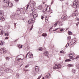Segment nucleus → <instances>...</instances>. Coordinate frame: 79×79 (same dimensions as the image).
I'll use <instances>...</instances> for the list:
<instances>
[{
    "instance_id": "f257e3e1",
    "label": "nucleus",
    "mask_w": 79,
    "mask_h": 79,
    "mask_svg": "<svg viewBox=\"0 0 79 79\" xmlns=\"http://www.w3.org/2000/svg\"><path fill=\"white\" fill-rule=\"evenodd\" d=\"M30 5L29 4H28L26 10H27L28 8H29V9H31V8H34V7L35 6V2H32V3L30 5V7H29Z\"/></svg>"
},
{
    "instance_id": "f03ea898",
    "label": "nucleus",
    "mask_w": 79,
    "mask_h": 79,
    "mask_svg": "<svg viewBox=\"0 0 79 79\" xmlns=\"http://www.w3.org/2000/svg\"><path fill=\"white\" fill-rule=\"evenodd\" d=\"M6 6L7 7L10 8L13 6V3L11 2H7L6 3Z\"/></svg>"
},
{
    "instance_id": "7ed1b4c3",
    "label": "nucleus",
    "mask_w": 79,
    "mask_h": 79,
    "mask_svg": "<svg viewBox=\"0 0 79 79\" xmlns=\"http://www.w3.org/2000/svg\"><path fill=\"white\" fill-rule=\"evenodd\" d=\"M23 55H19L18 56H17V57H18L19 56V58H19L18 59H17V58H16V60H17V61H20V60H23V59H22V58H23Z\"/></svg>"
},
{
    "instance_id": "20e7f679",
    "label": "nucleus",
    "mask_w": 79,
    "mask_h": 79,
    "mask_svg": "<svg viewBox=\"0 0 79 79\" xmlns=\"http://www.w3.org/2000/svg\"><path fill=\"white\" fill-rule=\"evenodd\" d=\"M77 0H75V1L73 2V6L74 8H76L77 6Z\"/></svg>"
},
{
    "instance_id": "39448f33",
    "label": "nucleus",
    "mask_w": 79,
    "mask_h": 79,
    "mask_svg": "<svg viewBox=\"0 0 79 79\" xmlns=\"http://www.w3.org/2000/svg\"><path fill=\"white\" fill-rule=\"evenodd\" d=\"M35 20V19L34 18H31L30 19L28 22V23L29 24H32L33 23V21Z\"/></svg>"
},
{
    "instance_id": "423d86ee",
    "label": "nucleus",
    "mask_w": 79,
    "mask_h": 79,
    "mask_svg": "<svg viewBox=\"0 0 79 79\" xmlns=\"http://www.w3.org/2000/svg\"><path fill=\"white\" fill-rule=\"evenodd\" d=\"M6 52V50L4 48H2L0 50V53L1 54H3Z\"/></svg>"
},
{
    "instance_id": "0eeeda50",
    "label": "nucleus",
    "mask_w": 79,
    "mask_h": 79,
    "mask_svg": "<svg viewBox=\"0 0 79 79\" xmlns=\"http://www.w3.org/2000/svg\"><path fill=\"white\" fill-rule=\"evenodd\" d=\"M67 15H63L62 16L61 19H62V21H65L66 19H67Z\"/></svg>"
},
{
    "instance_id": "6e6552de",
    "label": "nucleus",
    "mask_w": 79,
    "mask_h": 79,
    "mask_svg": "<svg viewBox=\"0 0 79 79\" xmlns=\"http://www.w3.org/2000/svg\"><path fill=\"white\" fill-rule=\"evenodd\" d=\"M45 8L46 9L47 11H50V7L49 6H48L47 5L45 6Z\"/></svg>"
},
{
    "instance_id": "1a4fd4ad",
    "label": "nucleus",
    "mask_w": 79,
    "mask_h": 79,
    "mask_svg": "<svg viewBox=\"0 0 79 79\" xmlns=\"http://www.w3.org/2000/svg\"><path fill=\"white\" fill-rule=\"evenodd\" d=\"M44 55L47 56L48 55V52L47 51H44Z\"/></svg>"
},
{
    "instance_id": "9d476101",
    "label": "nucleus",
    "mask_w": 79,
    "mask_h": 79,
    "mask_svg": "<svg viewBox=\"0 0 79 79\" xmlns=\"http://www.w3.org/2000/svg\"><path fill=\"white\" fill-rule=\"evenodd\" d=\"M56 66H57L56 67V69H59L60 68H61V65L60 64H59L57 65L56 64H55Z\"/></svg>"
},
{
    "instance_id": "9b49d317",
    "label": "nucleus",
    "mask_w": 79,
    "mask_h": 79,
    "mask_svg": "<svg viewBox=\"0 0 79 79\" xmlns=\"http://www.w3.org/2000/svg\"><path fill=\"white\" fill-rule=\"evenodd\" d=\"M3 11L0 10V16H3Z\"/></svg>"
},
{
    "instance_id": "f8f14e48",
    "label": "nucleus",
    "mask_w": 79,
    "mask_h": 79,
    "mask_svg": "<svg viewBox=\"0 0 79 79\" xmlns=\"http://www.w3.org/2000/svg\"><path fill=\"white\" fill-rule=\"evenodd\" d=\"M1 16V17H0V20L2 21H5V18L3 17V16Z\"/></svg>"
},
{
    "instance_id": "ddd939ff",
    "label": "nucleus",
    "mask_w": 79,
    "mask_h": 79,
    "mask_svg": "<svg viewBox=\"0 0 79 79\" xmlns=\"http://www.w3.org/2000/svg\"><path fill=\"white\" fill-rule=\"evenodd\" d=\"M69 57H70V59H71V58H72V60H74V58H73V55L72 54H70L69 55Z\"/></svg>"
},
{
    "instance_id": "4468645a",
    "label": "nucleus",
    "mask_w": 79,
    "mask_h": 79,
    "mask_svg": "<svg viewBox=\"0 0 79 79\" xmlns=\"http://www.w3.org/2000/svg\"><path fill=\"white\" fill-rule=\"evenodd\" d=\"M10 69H7L6 70H5V72L6 73H10Z\"/></svg>"
},
{
    "instance_id": "2eb2a0df",
    "label": "nucleus",
    "mask_w": 79,
    "mask_h": 79,
    "mask_svg": "<svg viewBox=\"0 0 79 79\" xmlns=\"http://www.w3.org/2000/svg\"><path fill=\"white\" fill-rule=\"evenodd\" d=\"M35 71L37 72L39 71V67L37 66H36L35 68Z\"/></svg>"
},
{
    "instance_id": "dca6fc26",
    "label": "nucleus",
    "mask_w": 79,
    "mask_h": 79,
    "mask_svg": "<svg viewBox=\"0 0 79 79\" xmlns=\"http://www.w3.org/2000/svg\"><path fill=\"white\" fill-rule=\"evenodd\" d=\"M38 9L40 10H42V6H39L38 7Z\"/></svg>"
},
{
    "instance_id": "f3484780",
    "label": "nucleus",
    "mask_w": 79,
    "mask_h": 79,
    "mask_svg": "<svg viewBox=\"0 0 79 79\" xmlns=\"http://www.w3.org/2000/svg\"><path fill=\"white\" fill-rule=\"evenodd\" d=\"M38 16V15L37 14H35L33 15V18H34L35 19V18H37Z\"/></svg>"
},
{
    "instance_id": "a211bd4d",
    "label": "nucleus",
    "mask_w": 79,
    "mask_h": 79,
    "mask_svg": "<svg viewBox=\"0 0 79 79\" xmlns=\"http://www.w3.org/2000/svg\"><path fill=\"white\" fill-rule=\"evenodd\" d=\"M22 10L23 11V15H24L25 14V13H26V10H25V8H23L22 9Z\"/></svg>"
},
{
    "instance_id": "6ab92c4d",
    "label": "nucleus",
    "mask_w": 79,
    "mask_h": 79,
    "mask_svg": "<svg viewBox=\"0 0 79 79\" xmlns=\"http://www.w3.org/2000/svg\"><path fill=\"white\" fill-rule=\"evenodd\" d=\"M50 77V73H48L47 75L45 77V78L47 79V78H48Z\"/></svg>"
},
{
    "instance_id": "aec40b11",
    "label": "nucleus",
    "mask_w": 79,
    "mask_h": 79,
    "mask_svg": "<svg viewBox=\"0 0 79 79\" xmlns=\"http://www.w3.org/2000/svg\"><path fill=\"white\" fill-rule=\"evenodd\" d=\"M10 0H4V3H7V2H10Z\"/></svg>"
},
{
    "instance_id": "412c9836",
    "label": "nucleus",
    "mask_w": 79,
    "mask_h": 79,
    "mask_svg": "<svg viewBox=\"0 0 79 79\" xmlns=\"http://www.w3.org/2000/svg\"><path fill=\"white\" fill-rule=\"evenodd\" d=\"M45 22H47V21H48V18H47V16H45Z\"/></svg>"
},
{
    "instance_id": "4be33fe9",
    "label": "nucleus",
    "mask_w": 79,
    "mask_h": 79,
    "mask_svg": "<svg viewBox=\"0 0 79 79\" xmlns=\"http://www.w3.org/2000/svg\"><path fill=\"white\" fill-rule=\"evenodd\" d=\"M44 17H45V15H42L41 17V19H42V20L43 19Z\"/></svg>"
},
{
    "instance_id": "5701e85b",
    "label": "nucleus",
    "mask_w": 79,
    "mask_h": 79,
    "mask_svg": "<svg viewBox=\"0 0 79 79\" xmlns=\"http://www.w3.org/2000/svg\"><path fill=\"white\" fill-rule=\"evenodd\" d=\"M68 34H69V35H72V34H73V33H72V32H71V31H69L68 32Z\"/></svg>"
},
{
    "instance_id": "b1692460",
    "label": "nucleus",
    "mask_w": 79,
    "mask_h": 79,
    "mask_svg": "<svg viewBox=\"0 0 79 79\" xmlns=\"http://www.w3.org/2000/svg\"><path fill=\"white\" fill-rule=\"evenodd\" d=\"M76 39H75L74 40H73L72 41L73 42V44H74V43L76 42Z\"/></svg>"
},
{
    "instance_id": "393cba45",
    "label": "nucleus",
    "mask_w": 79,
    "mask_h": 79,
    "mask_svg": "<svg viewBox=\"0 0 79 79\" xmlns=\"http://www.w3.org/2000/svg\"><path fill=\"white\" fill-rule=\"evenodd\" d=\"M23 47V45H21V44H19L18 46V47L19 48H22V47Z\"/></svg>"
},
{
    "instance_id": "a878e982",
    "label": "nucleus",
    "mask_w": 79,
    "mask_h": 79,
    "mask_svg": "<svg viewBox=\"0 0 79 79\" xmlns=\"http://www.w3.org/2000/svg\"><path fill=\"white\" fill-rule=\"evenodd\" d=\"M31 11H33V12L34 13V11H35V9H34V8L32 9H31Z\"/></svg>"
},
{
    "instance_id": "bb28decb",
    "label": "nucleus",
    "mask_w": 79,
    "mask_h": 79,
    "mask_svg": "<svg viewBox=\"0 0 79 79\" xmlns=\"http://www.w3.org/2000/svg\"><path fill=\"white\" fill-rule=\"evenodd\" d=\"M0 45H3V42L1 41H0Z\"/></svg>"
},
{
    "instance_id": "cd10ccee",
    "label": "nucleus",
    "mask_w": 79,
    "mask_h": 79,
    "mask_svg": "<svg viewBox=\"0 0 79 79\" xmlns=\"http://www.w3.org/2000/svg\"><path fill=\"white\" fill-rule=\"evenodd\" d=\"M6 60H7L8 61H9L10 60V57H6Z\"/></svg>"
},
{
    "instance_id": "c85d7f7f",
    "label": "nucleus",
    "mask_w": 79,
    "mask_h": 79,
    "mask_svg": "<svg viewBox=\"0 0 79 79\" xmlns=\"http://www.w3.org/2000/svg\"><path fill=\"white\" fill-rule=\"evenodd\" d=\"M16 76H17V77L18 78L19 77V76H20V75H19V73H17Z\"/></svg>"
},
{
    "instance_id": "c756f323",
    "label": "nucleus",
    "mask_w": 79,
    "mask_h": 79,
    "mask_svg": "<svg viewBox=\"0 0 79 79\" xmlns=\"http://www.w3.org/2000/svg\"><path fill=\"white\" fill-rule=\"evenodd\" d=\"M72 72L73 73H76V70L74 69H73Z\"/></svg>"
},
{
    "instance_id": "7c9ffc66",
    "label": "nucleus",
    "mask_w": 79,
    "mask_h": 79,
    "mask_svg": "<svg viewBox=\"0 0 79 79\" xmlns=\"http://www.w3.org/2000/svg\"><path fill=\"white\" fill-rule=\"evenodd\" d=\"M33 58V54H30V58Z\"/></svg>"
},
{
    "instance_id": "2f4dec72",
    "label": "nucleus",
    "mask_w": 79,
    "mask_h": 79,
    "mask_svg": "<svg viewBox=\"0 0 79 79\" xmlns=\"http://www.w3.org/2000/svg\"><path fill=\"white\" fill-rule=\"evenodd\" d=\"M69 44L68 43L66 45L65 47H68V46H69Z\"/></svg>"
},
{
    "instance_id": "473e14b6",
    "label": "nucleus",
    "mask_w": 79,
    "mask_h": 79,
    "mask_svg": "<svg viewBox=\"0 0 79 79\" xmlns=\"http://www.w3.org/2000/svg\"><path fill=\"white\" fill-rule=\"evenodd\" d=\"M71 39V36H69L68 37V40H70V39Z\"/></svg>"
},
{
    "instance_id": "72a5a7b5",
    "label": "nucleus",
    "mask_w": 79,
    "mask_h": 79,
    "mask_svg": "<svg viewBox=\"0 0 79 79\" xmlns=\"http://www.w3.org/2000/svg\"><path fill=\"white\" fill-rule=\"evenodd\" d=\"M42 48H39V51H42Z\"/></svg>"
},
{
    "instance_id": "f704fd0d",
    "label": "nucleus",
    "mask_w": 79,
    "mask_h": 79,
    "mask_svg": "<svg viewBox=\"0 0 79 79\" xmlns=\"http://www.w3.org/2000/svg\"><path fill=\"white\" fill-rule=\"evenodd\" d=\"M68 66L69 67H73V65L72 64H69L68 65Z\"/></svg>"
},
{
    "instance_id": "c9c22d12",
    "label": "nucleus",
    "mask_w": 79,
    "mask_h": 79,
    "mask_svg": "<svg viewBox=\"0 0 79 79\" xmlns=\"http://www.w3.org/2000/svg\"><path fill=\"white\" fill-rule=\"evenodd\" d=\"M43 12L44 14H45L46 13V11H45V10H43Z\"/></svg>"
},
{
    "instance_id": "e433bc0d",
    "label": "nucleus",
    "mask_w": 79,
    "mask_h": 79,
    "mask_svg": "<svg viewBox=\"0 0 79 79\" xmlns=\"http://www.w3.org/2000/svg\"><path fill=\"white\" fill-rule=\"evenodd\" d=\"M71 61V60L70 59H66L65 60V61Z\"/></svg>"
},
{
    "instance_id": "4c0bfd02",
    "label": "nucleus",
    "mask_w": 79,
    "mask_h": 79,
    "mask_svg": "<svg viewBox=\"0 0 79 79\" xmlns=\"http://www.w3.org/2000/svg\"><path fill=\"white\" fill-rule=\"evenodd\" d=\"M32 28H33V25H32L30 29V31H31L32 29Z\"/></svg>"
},
{
    "instance_id": "58836bf2",
    "label": "nucleus",
    "mask_w": 79,
    "mask_h": 79,
    "mask_svg": "<svg viewBox=\"0 0 79 79\" xmlns=\"http://www.w3.org/2000/svg\"><path fill=\"white\" fill-rule=\"evenodd\" d=\"M56 23L57 24H60V21H58Z\"/></svg>"
},
{
    "instance_id": "ea45409f",
    "label": "nucleus",
    "mask_w": 79,
    "mask_h": 79,
    "mask_svg": "<svg viewBox=\"0 0 79 79\" xmlns=\"http://www.w3.org/2000/svg\"><path fill=\"white\" fill-rule=\"evenodd\" d=\"M8 33H6L5 34V35L6 36H8Z\"/></svg>"
},
{
    "instance_id": "a19ab883",
    "label": "nucleus",
    "mask_w": 79,
    "mask_h": 79,
    "mask_svg": "<svg viewBox=\"0 0 79 79\" xmlns=\"http://www.w3.org/2000/svg\"><path fill=\"white\" fill-rule=\"evenodd\" d=\"M15 15H13L12 16V18H15Z\"/></svg>"
},
{
    "instance_id": "79ce46f5",
    "label": "nucleus",
    "mask_w": 79,
    "mask_h": 79,
    "mask_svg": "<svg viewBox=\"0 0 79 79\" xmlns=\"http://www.w3.org/2000/svg\"><path fill=\"white\" fill-rule=\"evenodd\" d=\"M42 77V75L40 76V77L37 79H40V77Z\"/></svg>"
},
{
    "instance_id": "37998d69",
    "label": "nucleus",
    "mask_w": 79,
    "mask_h": 79,
    "mask_svg": "<svg viewBox=\"0 0 79 79\" xmlns=\"http://www.w3.org/2000/svg\"><path fill=\"white\" fill-rule=\"evenodd\" d=\"M29 52H28L27 53V54H26V57L25 58H27V55H28V54H29Z\"/></svg>"
},
{
    "instance_id": "c03bdc74",
    "label": "nucleus",
    "mask_w": 79,
    "mask_h": 79,
    "mask_svg": "<svg viewBox=\"0 0 79 79\" xmlns=\"http://www.w3.org/2000/svg\"><path fill=\"white\" fill-rule=\"evenodd\" d=\"M56 26H57V23H55L54 24V26H55V27H56Z\"/></svg>"
},
{
    "instance_id": "a18cd8bd",
    "label": "nucleus",
    "mask_w": 79,
    "mask_h": 79,
    "mask_svg": "<svg viewBox=\"0 0 79 79\" xmlns=\"http://www.w3.org/2000/svg\"><path fill=\"white\" fill-rule=\"evenodd\" d=\"M64 30L62 28V29H61L60 30V31H61V32H62V31H63Z\"/></svg>"
},
{
    "instance_id": "49530a36",
    "label": "nucleus",
    "mask_w": 79,
    "mask_h": 79,
    "mask_svg": "<svg viewBox=\"0 0 79 79\" xmlns=\"http://www.w3.org/2000/svg\"><path fill=\"white\" fill-rule=\"evenodd\" d=\"M42 36H43V37H44L45 36V33H43L42 35Z\"/></svg>"
},
{
    "instance_id": "de8ad7c7",
    "label": "nucleus",
    "mask_w": 79,
    "mask_h": 79,
    "mask_svg": "<svg viewBox=\"0 0 79 79\" xmlns=\"http://www.w3.org/2000/svg\"><path fill=\"white\" fill-rule=\"evenodd\" d=\"M76 19L77 21H79V19L77 18H76Z\"/></svg>"
},
{
    "instance_id": "09e8293b",
    "label": "nucleus",
    "mask_w": 79,
    "mask_h": 79,
    "mask_svg": "<svg viewBox=\"0 0 79 79\" xmlns=\"http://www.w3.org/2000/svg\"><path fill=\"white\" fill-rule=\"evenodd\" d=\"M70 44H71V45H73V44H74V43H73L72 41H71L70 42Z\"/></svg>"
},
{
    "instance_id": "8fccbe9b",
    "label": "nucleus",
    "mask_w": 79,
    "mask_h": 79,
    "mask_svg": "<svg viewBox=\"0 0 79 79\" xmlns=\"http://www.w3.org/2000/svg\"><path fill=\"white\" fill-rule=\"evenodd\" d=\"M29 65H26L25 66V68H28V67H29Z\"/></svg>"
},
{
    "instance_id": "3c124183",
    "label": "nucleus",
    "mask_w": 79,
    "mask_h": 79,
    "mask_svg": "<svg viewBox=\"0 0 79 79\" xmlns=\"http://www.w3.org/2000/svg\"><path fill=\"white\" fill-rule=\"evenodd\" d=\"M79 24V22L77 23L76 26H78V25Z\"/></svg>"
},
{
    "instance_id": "603ef678",
    "label": "nucleus",
    "mask_w": 79,
    "mask_h": 79,
    "mask_svg": "<svg viewBox=\"0 0 79 79\" xmlns=\"http://www.w3.org/2000/svg\"><path fill=\"white\" fill-rule=\"evenodd\" d=\"M28 57H29V58H30L31 57V54H29V55L28 56Z\"/></svg>"
},
{
    "instance_id": "864d4df0",
    "label": "nucleus",
    "mask_w": 79,
    "mask_h": 79,
    "mask_svg": "<svg viewBox=\"0 0 79 79\" xmlns=\"http://www.w3.org/2000/svg\"><path fill=\"white\" fill-rule=\"evenodd\" d=\"M77 67L78 69H79V64H78L77 66Z\"/></svg>"
},
{
    "instance_id": "5fc2aeb1",
    "label": "nucleus",
    "mask_w": 79,
    "mask_h": 79,
    "mask_svg": "<svg viewBox=\"0 0 79 79\" xmlns=\"http://www.w3.org/2000/svg\"><path fill=\"white\" fill-rule=\"evenodd\" d=\"M75 15H76V13L73 14V16H75Z\"/></svg>"
},
{
    "instance_id": "6e6d98bb",
    "label": "nucleus",
    "mask_w": 79,
    "mask_h": 79,
    "mask_svg": "<svg viewBox=\"0 0 79 79\" xmlns=\"http://www.w3.org/2000/svg\"><path fill=\"white\" fill-rule=\"evenodd\" d=\"M47 34L45 33L44 37H46V36H47Z\"/></svg>"
},
{
    "instance_id": "4d7b16f0",
    "label": "nucleus",
    "mask_w": 79,
    "mask_h": 79,
    "mask_svg": "<svg viewBox=\"0 0 79 79\" xmlns=\"http://www.w3.org/2000/svg\"><path fill=\"white\" fill-rule=\"evenodd\" d=\"M77 15H78V14H75V16H77Z\"/></svg>"
},
{
    "instance_id": "13d9d810",
    "label": "nucleus",
    "mask_w": 79,
    "mask_h": 79,
    "mask_svg": "<svg viewBox=\"0 0 79 79\" xmlns=\"http://www.w3.org/2000/svg\"><path fill=\"white\" fill-rule=\"evenodd\" d=\"M9 38V37H6L5 38V39H8Z\"/></svg>"
},
{
    "instance_id": "bf43d9fd",
    "label": "nucleus",
    "mask_w": 79,
    "mask_h": 79,
    "mask_svg": "<svg viewBox=\"0 0 79 79\" xmlns=\"http://www.w3.org/2000/svg\"><path fill=\"white\" fill-rule=\"evenodd\" d=\"M79 58V56H77L76 57V59H77V58Z\"/></svg>"
},
{
    "instance_id": "052dcab7",
    "label": "nucleus",
    "mask_w": 79,
    "mask_h": 79,
    "mask_svg": "<svg viewBox=\"0 0 79 79\" xmlns=\"http://www.w3.org/2000/svg\"><path fill=\"white\" fill-rule=\"evenodd\" d=\"M64 15H66V12L64 11Z\"/></svg>"
},
{
    "instance_id": "680f3d73",
    "label": "nucleus",
    "mask_w": 79,
    "mask_h": 79,
    "mask_svg": "<svg viewBox=\"0 0 79 79\" xmlns=\"http://www.w3.org/2000/svg\"><path fill=\"white\" fill-rule=\"evenodd\" d=\"M39 34H40V33H41V31H40V30L39 31Z\"/></svg>"
},
{
    "instance_id": "e2e57ef3",
    "label": "nucleus",
    "mask_w": 79,
    "mask_h": 79,
    "mask_svg": "<svg viewBox=\"0 0 79 79\" xmlns=\"http://www.w3.org/2000/svg\"><path fill=\"white\" fill-rule=\"evenodd\" d=\"M2 73H1V72H0V76H2Z\"/></svg>"
},
{
    "instance_id": "0e129e2a",
    "label": "nucleus",
    "mask_w": 79,
    "mask_h": 79,
    "mask_svg": "<svg viewBox=\"0 0 79 79\" xmlns=\"http://www.w3.org/2000/svg\"><path fill=\"white\" fill-rule=\"evenodd\" d=\"M56 30H57V29H55V30H54L53 31H56Z\"/></svg>"
},
{
    "instance_id": "69168bd1",
    "label": "nucleus",
    "mask_w": 79,
    "mask_h": 79,
    "mask_svg": "<svg viewBox=\"0 0 79 79\" xmlns=\"http://www.w3.org/2000/svg\"><path fill=\"white\" fill-rule=\"evenodd\" d=\"M66 5H68V2L66 3Z\"/></svg>"
},
{
    "instance_id": "338daca9",
    "label": "nucleus",
    "mask_w": 79,
    "mask_h": 79,
    "mask_svg": "<svg viewBox=\"0 0 79 79\" xmlns=\"http://www.w3.org/2000/svg\"><path fill=\"white\" fill-rule=\"evenodd\" d=\"M60 53H63V51H60Z\"/></svg>"
},
{
    "instance_id": "774afa93",
    "label": "nucleus",
    "mask_w": 79,
    "mask_h": 79,
    "mask_svg": "<svg viewBox=\"0 0 79 79\" xmlns=\"http://www.w3.org/2000/svg\"><path fill=\"white\" fill-rule=\"evenodd\" d=\"M0 35H3V33H1V34L0 33Z\"/></svg>"
}]
</instances>
